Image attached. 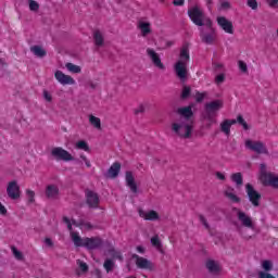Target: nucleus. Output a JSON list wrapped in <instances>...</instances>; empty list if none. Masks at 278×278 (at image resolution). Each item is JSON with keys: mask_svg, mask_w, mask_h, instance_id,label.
<instances>
[{"mask_svg": "<svg viewBox=\"0 0 278 278\" xmlns=\"http://www.w3.org/2000/svg\"><path fill=\"white\" fill-rule=\"evenodd\" d=\"M26 194L28 197V203H34L36 201V199H34L36 197V192L27 189Z\"/></svg>", "mask_w": 278, "mask_h": 278, "instance_id": "37998d69", "label": "nucleus"}, {"mask_svg": "<svg viewBox=\"0 0 278 278\" xmlns=\"http://www.w3.org/2000/svg\"><path fill=\"white\" fill-rule=\"evenodd\" d=\"M177 62H182L185 64H188L190 62V46L188 43H185L179 53V60Z\"/></svg>", "mask_w": 278, "mask_h": 278, "instance_id": "6ab92c4d", "label": "nucleus"}, {"mask_svg": "<svg viewBox=\"0 0 278 278\" xmlns=\"http://www.w3.org/2000/svg\"><path fill=\"white\" fill-rule=\"evenodd\" d=\"M65 66L67 71H70V73H81V67L78 65H75L73 63H66Z\"/></svg>", "mask_w": 278, "mask_h": 278, "instance_id": "e433bc0d", "label": "nucleus"}, {"mask_svg": "<svg viewBox=\"0 0 278 278\" xmlns=\"http://www.w3.org/2000/svg\"><path fill=\"white\" fill-rule=\"evenodd\" d=\"M223 108V100H214L207 102L204 105V114H207L208 118H212V115L218 116L217 112Z\"/></svg>", "mask_w": 278, "mask_h": 278, "instance_id": "6e6552de", "label": "nucleus"}, {"mask_svg": "<svg viewBox=\"0 0 278 278\" xmlns=\"http://www.w3.org/2000/svg\"><path fill=\"white\" fill-rule=\"evenodd\" d=\"M60 194V189L55 185H48L46 188L47 199H55Z\"/></svg>", "mask_w": 278, "mask_h": 278, "instance_id": "4be33fe9", "label": "nucleus"}, {"mask_svg": "<svg viewBox=\"0 0 278 278\" xmlns=\"http://www.w3.org/2000/svg\"><path fill=\"white\" fill-rule=\"evenodd\" d=\"M30 51L36 55V58H45L47 55V50L42 46H31Z\"/></svg>", "mask_w": 278, "mask_h": 278, "instance_id": "5701e85b", "label": "nucleus"}, {"mask_svg": "<svg viewBox=\"0 0 278 278\" xmlns=\"http://www.w3.org/2000/svg\"><path fill=\"white\" fill-rule=\"evenodd\" d=\"M205 267L207 268L208 273H212L213 275H218L220 273V265H218V263H216L214 260H207Z\"/></svg>", "mask_w": 278, "mask_h": 278, "instance_id": "aec40b11", "label": "nucleus"}, {"mask_svg": "<svg viewBox=\"0 0 278 278\" xmlns=\"http://www.w3.org/2000/svg\"><path fill=\"white\" fill-rule=\"evenodd\" d=\"M79 268L81 273H88V264L79 261Z\"/></svg>", "mask_w": 278, "mask_h": 278, "instance_id": "864d4df0", "label": "nucleus"}, {"mask_svg": "<svg viewBox=\"0 0 278 278\" xmlns=\"http://www.w3.org/2000/svg\"><path fill=\"white\" fill-rule=\"evenodd\" d=\"M217 115H212V117L207 116V113H203V118L204 121H207L208 123L206 124V129H212L213 125H216L218 121L216 119Z\"/></svg>", "mask_w": 278, "mask_h": 278, "instance_id": "c85d7f7f", "label": "nucleus"}, {"mask_svg": "<svg viewBox=\"0 0 278 278\" xmlns=\"http://www.w3.org/2000/svg\"><path fill=\"white\" fill-rule=\"evenodd\" d=\"M147 53L150 60H152V63L154 64V66H156V68H160L161 71H164V68H166V66H164V63H162V59L160 58V54H157L155 50L148 48Z\"/></svg>", "mask_w": 278, "mask_h": 278, "instance_id": "dca6fc26", "label": "nucleus"}, {"mask_svg": "<svg viewBox=\"0 0 278 278\" xmlns=\"http://www.w3.org/2000/svg\"><path fill=\"white\" fill-rule=\"evenodd\" d=\"M238 64L241 73H249V67L247 66L244 61H239Z\"/></svg>", "mask_w": 278, "mask_h": 278, "instance_id": "a18cd8bd", "label": "nucleus"}, {"mask_svg": "<svg viewBox=\"0 0 278 278\" xmlns=\"http://www.w3.org/2000/svg\"><path fill=\"white\" fill-rule=\"evenodd\" d=\"M188 16L191 18L193 25L200 28V37L204 45H213L216 40V29L214 28V22L210 17L205 16V13L201 8L193 7L188 10Z\"/></svg>", "mask_w": 278, "mask_h": 278, "instance_id": "f257e3e1", "label": "nucleus"}, {"mask_svg": "<svg viewBox=\"0 0 278 278\" xmlns=\"http://www.w3.org/2000/svg\"><path fill=\"white\" fill-rule=\"evenodd\" d=\"M79 225H81V227H86V229H94V226H92V224L90 223H86L84 220H79Z\"/></svg>", "mask_w": 278, "mask_h": 278, "instance_id": "603ef678", "label": "nucleus"}, {"mask_svg": "<svg viewBox=\"0 0 278 278\" xmlns=\"http://www.w3.org/2000/svg\"><path fill=\"white\" fill-rule=\"evenodd\" d=\"M137 251H138V253H144L146 250H144V247L138 245Z\"/></svg>", "mask_w": 278, "mask_h": 278, "instance_id": "0e129e2a", "label": "nucleus"}, {"mask_svg": "<svg viewBox=\"0 0 278 278\" xmlns=\"http://www.w3.org/2000/svg\"><path fill=\"white\" fill-rule=\"evenodd\" d=\"M72 225H74L75 227H81V225H79V222L77 223V220L72 219L71 220Z\"/></svg>", "mask_w": 278, "mask_h": 278, "instance_id": "69168bd1", "label": "nucleus"}, {"mask_svg": "<svg viewBox=\"0 0 278 278\" xmlns=\"http://www.w3.org/2000/svg\"><path fill=\"white\" fill-rule=\"evenodd\" d=\"M139 29H141V35L144 36H149V34H151V23L149 22H139L138 25Z\"/></svg>", "mask_w": 278, "mask_h": 278, "instance_id": "a878e982", "label": "nucleus"}, {"mask_svg": "<svg viewBox=\"0 0 278 278\" xmlns=\"http://www.w3.org/2000/svg\"><path fill=\"white\" fill-rule=\"evenodd\" d=\"M43 97H45L46 101L51 102L53 100V98L49 94V91H47V90L43 91Z\"/></svg>", "mask_w": 278, "mask_h": 278, "instance_id": "bf43d9fd", "label": "nucleus"}, {"mask_svg": "<svg viewBox=\"0 0 278 278\" xmlns=\"http://www.w3.org/2000/svg\"><path fill=\"white\" fill-rule=\"evenodd\" d=\"M146 108L144 105H139L137 109H135V115L138 116V114H144Z\"/></svg>", "mask_w": 278, "mask_h": 278, "instance_id": "09e8293b", "label": "nucleus"}, {"mask_svg": "<svg viewBox=\"0 0 278 278\" xmlns=\"http://www.w3.org/2000/svg\"><path fill=\"white\" fill-rule=\"evenodd\" d=\"M76 149H80L83 151H90V147L88 146V142L80 140L76 143Z\"/></svg>", "mask_w": 278, "mask_h": 278, "instance_id": "ea45409f", "label": "nucleus"}, {"mask_svg": "<svg viewBox=\"0 0 278 278\" xmlns=\"http://www.w3.org/2000/svg\"><path fill=\"white\" fill-rule=\"evenodd\" d=\"M233 190L235 189L232 187H228V189L224 192V194L227 199L232 201V203H240V198L237 197L236 193H233Z\"/></svg>", "mask_w": 278, "mask_h": 278, "instance_id": "b1692460", "label": "nucleus"}, {"mask_svg": "<svg viewBox=\"0 0 278 278\" xmlns=\"http://www.w3.org/2000/svg\"><path fill=\"white\" fill-rule=\"evenodd\" d=\"M203 99H205V93L197 92L195 93V101L197 103H202Z\"/></svg>", "mask_w": 278, "mask_h": 278, "instance_id": "de8ad7c7", "label": "nucleus"}, {"mask_svg": "<svg viewBox=\"0 0 278 278\" xmlns=\"http://www.w3.org/2000/svg\"><path fill=\"white\" fill-rule=\"evenodd\" d=\"M245 191H247L250 203H252L254 207H260V201H262V194L257 192V190H255V188L251 184L245 185Z\"/></svg>", "mask_w": 278, "mask_h": 278, "instance_id": "20e7f679", "label": "nucleus"}, {"mask_svg": "<svg viewBox=\"0 0 278 278\" xmlns=\"http://www.w3.org/2000/svg\"><path fill=\"white\" fill-rule=\"evenodd\" d=\"M52 157L56 160L58 162H73L75 160L72 154H70L68 151L64 150L63 148H53L51 151Z\"/></svg>", "mask_w": 278, "mask_h": 278, "instance_id": "423d86ee", "label": "nucleus"}, {"mask_svg": "<svg viewBox=\"0 0 278 278\" xmlns=\"http://www.w3.org/2000/svg\"><path fill=\"white\" fill-rule=\"evenodd\" d=\"M267 5H269V8H278V0H267Z\"/></svg>", "mask_w": 278, "mask_h": 278, "instance_id": "5fc2aeb1", "label": "nucleus"}, {"mask_svg": "<svg viewBox=\"0 0 278 278\" xmlns=\"http://www.w3.org/2000/svg\"><path fill=\"white\" fill-rule=\"evenodd\" d=\"M139 216L141 218H144V220H160V214L155 211H150V212H144V211H139Z\"/></svg>", "mask_w": 278, "mask_h": 278, "instance_id": "412c9836", "label": "nucleus"}, {"mask_svg": "<svg viewBox=\"0 0 278 278\" xmlns=\"http://www.w3.org/2000/svg\"><path fill=\"white\" fill-rule=\"evenodd\" d=\"M72 240L75 247H84V239L77 232L72 233Z\"/></svg>", "mask_w": 278, "mask_h": 278, "instance_id": "72a5a7b5", "label": "nucleus"}, {"mask_svg": "<svg viewBox=\"0 0 278 278\" xmlns=\"http://www.w3.org/2000/svg\"><path fill=\"white\" fill-rule=\"evenodd\" d=\"M132 260H136V266L137 268H141L143 270H153L155 266L153 263L142 256H139L138 254H132L131 255Z\"/></svg>", "mask_w": 278, "mask_h": 278, "instance_id": "f8f14e48", "label": "nucleus"}, {"mask_svg": "<svg viewBox=\"0 0 278 278\" xmlns=\"http://www.w3.org/2000/svg\"><path fill=\"white\" fill-rule=\"evenodd\" d=\"M215 176L217 177V179H219L220 181H225V179H227L225 177V174L220 173V172H216Z\"/></svg>", "mask_w": 278, "mask_h": 278, "instance_id": "4d7b16f0", "label": "nucleus"}, {"mask_svg": "<svg viewBox=\"0 0 278 278\" xmlns=\"http://www.w3.org/2000/svg\"><path fill=\"white\" fill-rule=\"evenodd\" d=\"M237 212V218L241 223L242 227H247V229H255V223H253V218L247 215V213L240 211L238 207L233 208Z\"/></svg>", "mask_w": 278, "mask_h": 278, "instance_id": "0eeeda50", "label": "nucleus"}, {"mask_svg": "<svg viewBox=\"0 0 278 278\" xmlns=\"http://www.w3.org/2000/svg\"><path fill=\"white\" fill-rule=\"evenodd\" d=\"M216 84H223L225 81V74H219L215 78Z\"/></svg>", "mask_w": 278, "mask_h": 278, "instance_id": "6e6d98bb", "label": "nucleus"}, {"mask_svg": "<svg viewBox=\"0 0 278 278\" xmlns=\"http://www.w3.org/2000/svg\"><path fill=\"white\" fill-rule=\"evenodd\" d=\"M174 5H184V0H174Z\"/></svg>", "mask_w": 278, "mask_h": 278, "instance_id": "e2e57ef3", "label": "nucleus"}, {"mask_svg": "<svg viewBox=\"0 0 278 278\" xmlns=\"http://www.w3.org/2000/svg\"><path fill=\"white\" fill-rule=\"evenodd\" d=\"M247 5L251 8V10H257V0H248Z\"/></svg>", "mask_w": 278, "mask_h": 278, "instance_id": "49530a36", "label": "nucleus"}, {"mask_svg": "<svg viewBox=\"0 0 278 278\" xmlns=\"http://www.w3.org/2000/svg\"><path fill=\"white\" fill-rule=\"evenodd\" d=\"M230 179L238 187H240V186H242V184H244V180L242 179V173L231 174Z\"/></svg>", "mask_w": 278, "mask_h": 278, "instance_id": "c756f323", "label": "nucleus"}, {"mask_svg": "<svg viewBox=\"0 0 278 278\" xmlns=\"http://www.w3.org/2000/svg\"><path fill=\"white\" fill-rule=\"evenodd\" d=\"M118 173H121V163L115 162L111 165V167L104 174V177L106 179H116V177H118Z\"/></svg>", "mask_w": 278, "mask_h": 278, "instance_id": "a211bd4d", "label": "nucleus"}, {"mask_svg": "<svg viewBox=\"0 0 278 278\" xmlns=\"http://www.w3.org/2000/svg\"><path fill=\"white\" fill-rule=\"evenodd\" d=\"M63 222H65L66 225L71 224V219H68V217H63Z\"/></svg>", "mask_w": 278, "mask_h": 278, "instance_id": "774afa93", "label": "nucleus"}, {"mask_svg": "<svg viewBox=\"0 0 278 278\" xmlns=\"http://www.w3.org/2000/svg\"><path fill=\"white\" fill-rule=\"evenodd\" d=\"M262 184L263 186H271L273 188H278V176L271 174L266 178V181Z\"/></svg>", "mask_w": 278, "mask_h": 278, "instance_id": "cd10ccee", "label": "nucleus"}, {"mask_svg": "<svg viewBox=\"0 0 278 278\" xmlns=\"http://www.w3.org/2000/svg\"><path fill=\"white\" fill-rule=\"evenodd\" d=\"M220 131L225 134V136H230L231 135V126L229 122L224 119L220 124Z\"/></svg>", "mask_w": 278, "mask_h": 278, "instance_id": "7c9ffc66", "label": "nucleus"}, {"mask_svg": "<svg viewBox=\"0 0 278 278\" xmlns=\"http://www.w3.org/2000/svg\"><path fill=\"white\" fill-rule=\"evenodd\" d=\"M222 10H231V3L229 1H224L220 4Z\"/></svg>", "mask_w": 278, "mask_h": 278, "instance_id": "3c124183", "label": "nucleus"}, {"mask_svg": "<svg viewBox=\"0 0 278 278\" xmlns=\"http://www.w3.org/2000/svg\"><path fill=\"white\" fill-rule=\"evenodd\" d=\"M258 278H275V276L266 271H258Z\"/></svg>", "mask_w": 278, "mask_h": 278, "instance_id": "8fccbe9b", "label": "nucleus"}, {"mask_svg": "<svg viewBox=\"0 0 278 278\" xmlns=\"http://www.w3.org/2000/svg\"><path fill=\"white\" fill-rule=\"evenodd\" d=\"M54 77L60 84H62V86L75 85V79L70 75L64 74L62 71H56Z\"/></svg>", "mask_w": 278, "mask_h": 278, "instance_id": "2eb2a0df", "label": "nucleus"}, {"mask_svg": "<svg viewBox=\"0 0 278 278\" xmlns=\"http://www.w3.org/2000/svg\"><path fill=\"white\" fill-rule=\"evenodd\" d=\"M28 4H29V10L31 12H38V10H40V4H38V2H36L35 0H29Z\"/></svg>", "mask_w": 278, "mask_h": 278, "instance_id": "a19ab883", "label": "nucleus"}, {"mask_svg": "<svg viewBox=\"0 0 278 278\" xmlns=\"http://www.w3.org/2000/svg\"><path fill=\"white\" fill-rule=\"evenodd\" d=\"M11 251L15 258H17L20 262H23L25 260V256H23V252L18 251L16 247L12 245Z\"/></svg>", "mask_w": 278, "mask_h": 278, "instance_id": "c9c22d12", "label": "nucleus"}, {"mask_svg": "<svg viewBox=\"0 0 278 278\" xmlns=\"http://www.w3.org/2000/svg\"><path fill=\"white\" fill-rule=\"evenodd\" d=\"M151 244L156 249H162V241H160V237L157 235L151 238Z\"/></svg>", "mask_w": 278, "mask_h": 278, "instance_id": "58836bf2", "label": "nucleus"}, {"mask_svg": "<svg viewBox=\"0 0 278 278\" xmlns=\"http://www.w3.org/2000/svg\"><path fill=\"white\" fill-rule=\"evenodd\" d=\"M89 123H90V125L96 127V129L101 130V118H99V117H97L94 115H90L89 116Z\"/></svg>", "mask_w": 278, "mask_h": 278, "instance_id": "473e14b6", "label": "nucleus"}, {"mask_svg": "<svg viewBox=\"0 0 278 278\" xmlns=\"http://www.w3.org/2000/svg\"><path fill=\"white\" fill-rule=\"evenodd\" d=\"M125 180H126V186L129 188V190L134 194H138V185L136 184V178L134 177V172L127 170L125 173Z\"/></svg>", "mask_w": 278, "mask_h": 278, "instance_id": "4468645a", "label": "nucleus"}, {"mask_svg": "<svg viewBox=\"0 0 278 278\" xmlns=\"http://www.w3.org/2000/svg\"><path fill=\"white\" fill-rule=\"evenodd\" d=\"M217 25L226 31V34H233V23L231 21L227 20L225 16L217 17Z\"/></svg>", "mask_w": 278, "mask_h": 278, "instance_id": "f3484780", "label": "nucleus"}, {"mask_svg": "<svg viewBox=\"0 0 278 278\" xmlns=\"http://www.w3.org/2000/svg\"><path fill=\"white\" fill-rule=\"evenodd\" d=\"M174 71L176 73V77H178L180 81H186V79H188V63L176 62Z\"/></svg>", "mask_w": 278, "mask_h": 278, "instance_id": "9d476101", "label": "nucleus"}, {"mask_svg": "<svg viewBox=\"0 0 278 278\" xmlns=\"http://www.w3.org/2000/svg\"><path fill=\"white\" fill-rule=\"evenodd\" d=\"M262 268H263V270H265V273H268V271L273 270V262L263 261Z\"/></svg>", "mask_w": 278, "mask_h": 278, "instance_id": "79ce46f5", "label": "nucleus"}, {"mask_svg": "<svg viewBox=\"0 0 278 278\" xmlns=\"http://www.w3.org/2000/svg\"><path fill=\"white\" fill-rule=\"evenodd\" d=\"M260 169H261L260 180L262 184L266 182V178L269 177L271 175V173L266 172V164H264V163L261 164Z\"/></svg>", "mask_w": 278, "mask_h": 278, "instance_id": "2f4dec72", "label": "nucleus"}, {"mask_svg": "<svg viewBox=\"0 0 278 278\" xmlns=\"http://www.w3.org/2000/svg\"><path fill=\"white\" fill-rule=\"evenodd\" d=\"M7 194L9 199H12L13 201H16V199H21V187L18 186V182H16V180L9 182L7 187Z\"/></svg>", "mask_w": 278, "mask_h": 278, "instance_id": "9b49d317", "label": "nucleus"}, {"mask_svg": "<svg viewBox=\"0 0 278 278\" xmlns=\"http://www.w3.org/2000/svg\"><path fill=\"white\" fill-rule=\"evenodd\" d=\"M176 112L180 116L179 121H185V123H192V116H194V113L192 112L191 105L179 108Z\"/></svg>", "mask_w": 278, "mask_h": 278, "instance_id": "ddd939ff", "label": "nucleus"}, {"mask_svg": "<svg viewBox=\"0 0 278 278\" xmlns=\"http://www.w3.org/2000/svg\"><path fill=\"white\" fill-rule=\"evenodd\" d=\"M174 45H175L174 41H167V42H166V47H167V48H170V47H173Z\"/></svg>", "mask_w": 278, "mask_h": 278, "instance_id": "338daca9", "label": "nucleus"}, {"mask_svg": "<svg viewBox=\"0 0 278 278\" xmlns=\"http://www.w3.org/2000/svg\"><path fill=\"white\" fill-rule=\"evenodd\" d=\"M85 199L86 204L91 210H97V207H99V203H101V200L99 199V193L90 189H85Z\"/></svg>", "mask_w": 278, "mask_h": 278, "instance_id": "39448f33", "label": "nucleus"}, {"mask_svg": "<svg viewBox=\"0 0 278 278\" xmlns=\"http://www.w3.org/2000/svg\"><path fill=\"white\" fill-rule=\"evenodd\" d=\"M45 244L47 247L53 248V240H51V238H46L45 239Z\"/></svg>", "mask_w": 278, "mask_h": 278, "instance_id": "052dcab7", "label": "nucleus"}, {"mask_svg": "<svg viewBox=\"0 0 278 278\" xmlns=\"http://www.w3.org/2000/svg\"><path fill=\"white\" fill-rule=\"evenodd\" d=\"M199 220H200V223H202V225L205 227V229H207L210 231L211 227H210V224L207 223V219L205 218V216L200 214Z\"/></svg>", "mask_w": 278, "mask_h": 278, "instance_id": "c03bdc74", "label": "nucleus"}, {"mask_svg": "<svg viewBox=\"0 0 278 278\" xmlns=\"http://www.w3.org/2000/svg\"><path fill=\"white\" fill-rule=\"evenodd\" d=\"M226 123L230 124L231 127V125H236V123H238V119H226Z\"/></svg>", "mask_w": 278, "mask_h": 278, "instance_id": "680f3d73", "label": "nucleus"}, {"mask_svg": "<svg viewBox=\"0 0 278 278\" xmlns=\"http://www.w3.org/2000/svg\"><path fill=\"white\" fill-rule=\"evenodd\" d=\"M245 148L250 151H254L258 155H268V149L262 141H253L251 139L245 140Z\"/></svg>", "mask_w": 278, "mask_h": 278, "instance_id": "7ed1b4c3", "label": "nucleus"}, {"mask_svg": "<svg viewBox=\"0 0 278 278\" xmlns=\"http://www.w3.org/2000/svg\"><path fill=\"white\" fill-rule=\"evenodd\" d=\"M103 247V240L99 237L84 238V248L88 251H94Z\"/></svg>", "mask_w": 278, "mask_h": 278, "instance_id": "1a4fd4ad", "label": "nucleus"}, {"mask_svg": "<svg viewBox=\"0 0 278 278\" xmlns=\"http://www.w3.org/2000/svg\"><path fill=\"white\" fill-rule=\"evenodd\" d=\"M192 122L179 121L178 123L172 124V131L178 136V138H182L188 140L192 138Z\"/></svg>", "mask_w": 278, "mask_h": 278, "instance_id": "f03ea898", "label": "nucleus"}, {"mask_svg": "<svg viewBox=\"0 0 278 278\" xmlns=\"http://www.w3.org/2000/svg\"><path fill=\"white\" fill-rule=\"evenodd\" d=\"M192 94V88L188 85L182 86V91L180 93L181 101H188Z\"/></svg>", "mask_w": 278, "mask_h": 278, "instance_id": "bb28decb", "label": "nucleus"}, {"mask_svg": "<svg viewBox=\"0 0 278 278\" xmlns=\"http://www.w3.org/2000/svg\"><path fill=\"white\" fill-rule=\"evenodd\" d=\"M237 123L241 125V127H243L244 131H249V129H251V126H249V124L247 123V121H244V117H242L241 114L237 116Z\"/></svg>", "mask_w": 278, "mask_h": 278, "instance_id": "f704fd0d", "label": "nucleus"}, {"mask_svg": "<svg viewBox=\"0 0 278 278\" xmlns=\"http://www.w3.org/2000/svg\"><path fill=\"white\" fill-rule=\"evenodd\" d=\"M0 214L2 216H5V214H8V210L5 208V206L0 202Z\"/></svg>", "mask_w": 278, "mask_h": 278, "instance_id": "13d9d810", "label": "nucleus"}, {"mask_svg": "<svg viewBox=\"0 0 278 278\" xmlns=\"http://www.w3.org/2000/svg\"><path fill=\"white\" fill-rule=\"evenodd\" d=\"M93 40L96 47H103L105 39L103 38V34H101V30L93 31Z\"/></svg>", "mask_w": 278, "mask_h": 278, "instance_id": "393cba45", "label": "nucleus"}, {"mask_svg": "<svg viewBox=\"0 0 278 278\" xmlns=\"http://www.w3.org/2000/svg\"><path fill=\"white\" fill-rule=\"evenodd\" d=\"M106 273H112V270H114V261H112L111 258H106L104 261V264H103Z\"/></svg>", "mask_w": 278, "mask_h": 278, "instance_id": "4c0bfd02", "label": "nucleus"}]
</instances>
